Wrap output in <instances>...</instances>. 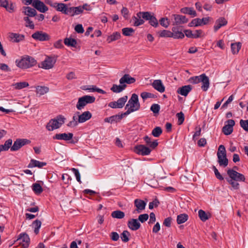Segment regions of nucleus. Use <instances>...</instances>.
<instances>
[{
  "label": "nucleus",
  "mask_w": 248,
  "mask_h": 248,
  "mask_svg": "<svg viewBox=\"0 0 248 248\" xmlns=\"http://www.w3.org/2000/svg\"><path fill=\"white\" fill-rule=\"evenodd\" d=\"M124 213L120 210H116L112 212L111 217L113 218L122 219L124 217Z\"/></svg>",
  "instance_id": "c03bdc74"
},
{
  "label": "nucleus",
  "mask_w": 248,
  "mask_h": 248,
  "mask_svg": "<svg viewBox=\"0 0 248 248\" xmlns=\"http://www.w3.org/2000/svg\"><path fill=\"white\" fill-rule=\"evenodd\" d=\"M240 124L241 127L246 131L248 132V120L240 121Z\"/></svg>",
  "instance_id": "e2e57ef3"
},
{
  "label": "nucleus",
  "mask_w": 248,
  "mask_h": 248,
  "mask_svg": "<svg viewBox=\"0 0 248 248\" xmlns=\"http://www.w3.org/2000/svg\"><path fill=\"white\" fill-rule=\"evenodd\" d=\"M16 63L17 67L21 69H27L35 66L37 62L32 57L25 55L20 59L16 60Z\"/></svg>",
  "instance_id": "f03ea898"
},
{
  "label": "nucleus",
  "mask_w": 248,
  "mask_h": 248,
  "mask_svg": "<svg viewBox=\"0 0 248 248\" xmlns=\"http://www.w3.org/2000/svg\"><path fill=\"white\" fill-rule=\"evenodd\" d=\"M202 75L198 76H194L189 79V81L192 84H198L200 82Z\"/></svg>",
  "instance_id": "4d7b16f0"
},
{
  "label": "nucleus",
  "mask_w": 248,
  "mask_h": 248,
  "mask_svg": "<svg viewBox=\"0 0 248 248\" xmlns=\"http://www.w3.org/2000/svg\"><path fill=\"white\" fill-rule=\"evenodd\" d=\"M188 215L186 214H182L177 217V223L181 224L186 222L188 219Z\"/></svg>",
  "instance_id": "ea45409f"
},
{
  "label": "nucleus",
  "mask_w": 248,
  "mask_h": 248,
  "mask_svg": "<svg viewBox=\"0 0 248 248\" xmlns=\"http://www.w3.org/2000/svg\"><path fill=\"white\" fill-rule=\"evenodd\" d=\"M180 11L183 14L191 15L192 16V17H195L197 16V13L196 11L193 9V8L192 7H184L181 8Z\"/></svg>",
  "instance_id": "473e14b6"
},
{
  "label": "nucleus",
  "mask_w": 248,
  "mask_h": 248,
  "mask_svg": "<svg viewBox=\"0 0 248 248\" xmlns=\"http://www.w3.org/2000/svg\"><path fill=\"white\" fill-rule=\"evenodd\" d=\"M9 37L13 40V42L17 43L24 40L25 36L19 33L11 32L9 33Z\"/></svg>",
  "instance_id": "cd10ccee"
},
{
  "label": "nucleus",
  "mask_w": 248,
  "mask_h": 248,
  "mask_svg": "<svg viewBox=\"0 0 248 248\" xmlns=\"http://www.w3.org/2000/svg\"><path fill=\"white\" fill-rule=\"evenodd\" d=\"M134 30L131 28H124L122 29V33L124 36H129L134 32Z\"/></svg>",
  "instance_id": "603ef678"
},
{
  "label": "nucleus",
  "mask_w": 248,
  "mask_h": 248,
  "mask_svg": "<svg viewBox=\"0 0 248 248\" xmlns=\"http://www.w3.org/2000/svg\"><path fill=\"white\" fill-rule=\"evenodd\" d=\"M32 189L34 192L36 194H41L43 191V188L38 183H34L32 186Z\"/></svg>",
  "instance_id": "49530a36"
},
{
  "label": "nucleus",
  "mask_w": 248,
  "mask_h": 248,
  "mask_svg": "<svg viewBox=\"0 0 248 248\" xmlns=\"http://www.w3.org/2000/svg\"><path fill=\"white\" fill-rule=\"evenodd\" d=\"M227 124L225 125L222 129V132L225 135H229L232 132L235 122L233 120L230 119L227 121Z\"/></svg>",
  "instance_id": "2eb2a0df"
},
{
  "label": "nucleus",
  "mask_w": 248,
  "mask_h": 248,
  "mask_svg": "<svg viewBox=\"0 0 248 248\" xmlns=\"http://www.w3.org/2000/svg\"><path fill=\"white\" fill-rule=\"evenodd\" d=\"M54 8H55L57 11L61 12L64 14H67L66 10L68 6L66 4L56 2Z\"/></svg>",
  "instance_id": "2f4dec72"
},
{
  "label": "nucleus",
  "mask_w": 248,
  "mask_h": 248,
  "mask_svg": "<svg viewBox=\"0 0 248 248\" xmlns=\"http://www.w3.org/2000/svg\"><path fill=\"white\" fill-rule=\"evenodd\" d=\"M217 162L220 166L225 167L228 165V159L227 158L226 151L225 146L220 145L218 147L217 152Z\"/></svg>",
  "instance_id": "20e7f679"
},
{
  "label": "nucleus",
  "mask_w": 248,
  "mask_h": 248,
  "mask_svg": "<svg viewBox=\"0 0 248 248\" xmlns=\"http://www.w3.org/2000/svg\"><path fill=\"white\" fill-rule=\"evenodd\" d=\"M192 89L191 85H185L179 88L177 90V93L184 96H186Z\"/></svg>",
  "instance_id": "bb28decb"
},
{
  "label": "nucleus",
  "mask_w": 248,
  "mask_h": 248,
  "mask_svg": "<svg viewBox=\"0 0 248 248\" xmlns=\"http://www.w3.org/2000/svg\"><path fill=\"white\" fill-rule=\"evenodd\" d=\"M18 241H19V244L22 245L23 248H27L29 246L30 239L27 233H21L18 235L16 240V242Z\"/></svg>",
  "instance_id": "f8f14e48"
},
{
  "label": "nucleus",
  "mask_w": 248,
  "mask_h": 248,
  "mask_svg": "<svg viewBox=\"0 0 248 248\" xmlns=\"http://www.w3.org/2000/svg\"><path fill=\"white\" fill-rule=\"evenodd\" d=\"M133 19L134 20V25L135 26H139L144 23V20L141 19V18H139L137 16H134L133 17Z\"/></svg>",
  "instance_id": "680f3d73"
},
{
  "label": "nucleus",
  "mask_w": 248,
  "mask_h": 248,
  "mask_svg": "<svg viewBox=\"0 0 248 248\" xmlns=\"http://www.w3.org/2000/svg\"><path fill=\"white\" fill-rule=\"evenodd\" d=\"M121 35L120 32H115L108 37L107 41L108 43H110L111 42L119 39L121 38Z\"/></svg>",
  "instance_id": "e433bc0d"
},
{
  "label": "nucleus",
  "mask_w": 248,
  "mask_h": 248,
  "mask_svg": "<svg viewBox=\"0 0 248 248\" xmlns=\"http://www.w3.org/2000/svg\"><path fill=\"white\" fill-rule=\"evenodd\" d=\"M65 120L66 118L63 116L58 115L49 121L46 124V128L50 131L59 128L65 123Z\"/></svg>",
  "instance_id": "7ed1b4c3"
},
{
  "label": "nucleus",
  "mask_w": 248,
  "mask_h": 248,
  "mask_svg": "<svg viewBox=\"0 0 248 248\" xmlns=\"http://www.w3.org/2000/svg\"><path fill=\"white\" fill-rule=\"evenodd\" d=\"M143 140L145 141L146 144L151 149H155L158 145V143L157 140L154 141L151 140V138L148 136H146L143 138Z\"/></svg>",
  "instance_id": "c756f323"
},
{
  "label": "nucleus",
  "mask_w": 248,
  "mask_h": 248,
  "mask_svg": "<svg viewBox=\"0 0 248 248\" xmlns=\"http://www.w3.org/2000/svg\"><path fill=\"white\" fill-rule=\"evenodd\" d=\"M130 235V233L127 231H124L121 234V238L122 240L124 242H127L129 240V237Z\"/></svg>",
  "instance_id": "8fccbe9b"
},
{
  "label": "nucleus",
  "mask_w": 248,
  "mask_h": 248,
  "mask_svg": "<svg viewBox=\"0 0 248 248\" xmlns=\"http://www.w3.org/2000/svg\"><path fill=\"white\" fill-rule=\"evenodd\" d=\"M172 37L174 39H182L184 37L185 35L179 28L176 26L172 28Z\"/></svg>",
  "instance_id": "a878e982"
},
{
  "label": "nucleus",
  "mask_w": 248,
  "mask_h": 248,
  "mask_svg": "<svg viewBox=\"0 0 248 248\" xmlns=\"http://www.w3.org/2000/svg\"><path fill=\"white\" fill-rule=\"evenodd\" d=\"M95 100V97L90 95H84L79 97L76 105L78 110L82 109L87 104L93 103Z\"/></svg>",
  "instance_id": "39448f33"
},
{
  "label": "nucleus",
  "mask_w": 248,
  "mask_h": 248,
  "mask_svg": "<svg viewBox=\"0 0 248 248\" xmlns=\"http://www.w3.org/2000/svg\"><path fill=\"white\" fill-rule=\"evenodd\" d=\"M153 87L160 93H163L165 88L160 79L155 80L152 83Z\"/></svg>",
  "instance_id": "393cba45"
},
{
  "label": "nucleus",
  "mask_w": 248,
  "mask_h": 248,
  "mask_svg": "<svg viewBox=\"0 0 248 248\" xmlns=\"http://www.w3.org/2000/svg\"><path fill=\"white\" fill-rule=\"evenodd\" d=\"M128 228L132 231H136L140 227V224L137 219H131L127 222Z\"/></svg>",
  "instance_id": "b1692460"
},
{
  "label": "nucleus",
  "mask_w": 248,
  "mask_h": 248,
  "mask_svg": "<svg viewBox=\"0 0 248 248\" xmlns=\"http://www.w3.org/2000/svg\"><path fill=\"white\" fill-rule=\"evenodd\" d=\"M126 87V85H123L120 84V85H118L117 84H113L110 88V90L113 93H119L124 90Z\"/></svg>",
  "instance_id": "72a5a7b5"
},
{
  "label": "nucleus",
  "mask_w": 248,
  "mask_h": 248,
  "mask_svg": "<svg viewBox=\"0 0 248 248\" xmlns=\"http://www.w3.org/2000/svg\"><path fill=\"white\" fill-rule=\"evenodd\" d=\"M31 37L36 41H46L50 39V36L42 31H36L31 35Z\"/></svg>",
  "instance_id": "1a4fd4ad"
},
{
  "label": "nucleus",
  "mask_w": 248,
  "mask_h": 248,
  "mask_svg": "<svg viewBox=\"0 0 248 248\" xmlns=\"http://www.w3.org/2000/svg\"><path fill=\"white\" fill-rule=\"evenodd\" d=\"M125 116L124 113L121 115H115L106 118L104 119V121L107 123H112L113 122H117L120 121Z\"/></svg>",
  "instance_id": "7c9ffc66"
},
{
  "label": "nucleus",
  "mask_w": 248,
  "mask_h": 248,
  "mask_svg": "<svg viewBox=\"0 0 248 248\" xmlns=\"http://www.w3.org/2000/svg\"><path fill=\"white\" fill-rule=\"evenodd\" d=\"M137 16L140 18L142 17L147 20H149L150 18H152V15L148 12H139L137 13Z\"/></svg>",
  "instance_id": "a19ab883"
},
{
  "label": "nucleus",
  "mask_w": 248,
  "mask_h": 248,
  "mask_svg": "<svg viewBox=\"0 0 248 248\" xmlns=\"http://www.w3.org/2000/svg\"><path fill=\"white\" fill-rule=\"evenodd\" d=\"M213 170H214L215 175L217 179H218L220 181L224 180L223 177L220 174L218 170L214 166H213Z\"/></svg>",
  "instance_id": "0e129e2a"
},
{
  "label": "nucleus",
  "mask_w": 248,
  "mask_h": 248,
  "mask_svg": "<svg viewBox=\"0 0 248 248\" xmlns=\"http://www.w3.org/2000/svg\"><path fill=\"white\" fill-rule=\"evenodd\" d=\"M160 107V106L157 104H153L150 108L151 111H152L154 113H158Z\"/></svg>",
  "instance_id": "69168bd1"
},
{
  "label": "nucleus",
  "mask_w": 248,
  "mask_h": 248,
  "mask_svg": "<svg viewBox=\"0 0 248 248\" xmlns=\"http://www.w3.org/2000/svg\"><path fill=\"white\" fill-rule=\"evenodd\" d=\"M134 151L138 155H147L151 153V150L150 148L146 147L144 145L140 144L137 145L134 147Z\"/></svg>",
  "instance_id": "9b49d317"
},
{
  "label": "nucleus",
  "mask_w": 248,
  "mask_h": 248,
  "mask_svg": "<svg viewBox=\"0 0 248 248\" xmlns=\"http://www.w3.org/2000/svg\"><path fill=\"white\" fill-rule=\"evenodd\" d=\"M136 81L135 78L131 77L129 74L124 75L119 80L120 84L126 85L134 83Z\"/></svg>",
  "instance_id": "4be33fe9"
},
{
  "label": "nucleus",
  "mask_w": 248,
  "mask_h": 248,
  "mask_svg": "<svg viewBox=\"0 0 248 248\" xmlns=\"http://www.w3.org/2000/svg\"><path fill=\"white\" fill-rule=\"evenodd\" d=\"M128 97L127 95L120 98L117 101L111 102L108 104V106L113 108H121L124 106L127 101Z\"/></svg>",
  "instance_id": "9d476101"
},
{
  "label": "nucleus",
  "mask_w": 248,
  "mask_h": 248,
  "mask_svg": "<svg viewBox=\"0 0 248 248\" xmlns=\"http://www.w3.org/2000/svg\"><path fill=\"white\" fill-rule=\"evenodd\" d=\"M140 96L143 100H145L148 98H154L155 97L154 94L145 92H142L140 94Z\"/></svg>",
  "instance_id": "bf43d9fd"
},
{
  "label": "nucleus",
  "mask_w": 248,
  "mask_h": 248,
  "mask_svg": "<svg viewBox=\"0 0 248 248\" xmlns=\"http://www.w3.org/2000/svg\"><path fill=\"white\" fill-rule=\"evenodd\" d=\"M65 45L70 46L76 47L77 42L76 39L71 38H66L64 40Z\"/></svg>",
  "instance_id": "58836bf2"
},
{
  "label": "nucleus",
  "mask_w": 248,
  "mask_h": 248,
  "mask_svg": "<svg viewBox=\"0 0 248 248\" xmlns=\"http://www.w3.org/2000/svg\"><path fill=\"white\" fill-rule=\"evenodd\" d=\"M0 6L4 7L10 13L14 12L16 8L15 3L11 1L9 2L8 0H0Z\"/></svg>",
  "instance_id": "ddd939ff"
},
{
  "label": "nucleus",
  "mask_w": 248,
  "mask_h": 248,
  "mask_svg": "<svg viewBox=\"0 0 248 248\" xmlns=\"http://www.w3.org/2000/svg\"><path fill=\"white\" fill-rule=\"evenodd\" d=\"M228 23L227 20L224 17H220L217 19L214 26V31H217L222 27L226 26Z\"/></svg>",
  "instance_id": "a211bd4d"
},
{
  "label": "nucleus",
  "mask_w": 248,
  "mask_h": 248,
  "mask_svg": "<svg viewBox=\"0 0 248 248\" xmlns=\"http://www.w3.org/2000/svg\"><path fill=\"white\" fill-rule=\"evenodd\" d=\"M12 142L13 141L12 139H8L5 142L3 145H0V148L1 149V151H8L10 148H11Z\"/></svg>",
  "instance_id": "4c0bfd02"
},
{
  "label": "nucleus",
  "mask_w": 248,
  "mask_h": 248,
  "mask_svg": "<svg viewBox=\"0 0 248 248\" xmlns=\"http://www.w3.org/2000/svg\"><path fill=\"white\" fill-rule=\"evenodd\" d=\"M22 13L26 16V17H34L37 15V12L34 8L29 6H25L23 7Z\"/></svg>",
  "instance_id": "5701e85b"
},
{
  "label": "nucleus",
  "mask_w": 248,
  "mask_h": 248,
  "mask_svg": "<svg viewBox=\"0 0 248 248\" xmlns=\"http://www.w3.org/2000/svg\"><path fill=\"white\" fill-rule=\"evenodd\" d=\"M177 117L178 118V124L180 125L182 124L185 120L184 114L182 112L177 113Z\"/></svg>",
  "instance_id": "052dcab7"
},
{
  "label": "nucleus",
  "mask_w": 248,
  "mask_h": 248,
  "mask_svg": "<svg viewBox=\"0 0 248 248\" xmlns=\"http://www.w3.org/2000/svg\"><path fill=\"white\" fill-rule=\"evenodd\" d=\"M198 215L200 219L204 222L209 219V216L205 211L202 210H200L198 212Z\"/></svg>",
  "instance_id": "de8ad7c7"
},
{
  "label": "nucleus",
  "mask_w": 248,
  "mask_h": 248,
  "mask_svg": "<svg viewBox=\"0 0 248 248\" xmlns=\"http://www.w3.org/2000/svg\"><path fill=\"white\" fill-rule=\"evenodd\" d=\"M32 6L35 10L43 13L46 12L48 10V8L46 6L45 3L40 0H34L32 3Z\"/></svg>",
  "instance_id": "4468645a"
},
{
  "label": "nucleus",
  "mask_w": 248,
  "mask_h": 248,
  "mask_svg": "<svg viewBox=\"0 0 248 248\" xmlns=\"http://www.w3.org/2000/svg\"><path fill=\"white\" fill-rule=\"evenodd\" d=\"M134 205L136 209L133 212V213H140L145 209L146 203L142 200L137 199L134 200Z\"/></svg>",
  "instance_id": "dca6fc26"
},
{
  "label": "nucleus",
  "mask_w": 248,
  "mask_h": 248,
  "mask_svg": "<svg viewBox=\"0 0 248 248\" xmlns=\"http://www.w3.org/2000/svg\"><path fill=\"white\" fill-rule=\"evenodd\" d=\"M241 47V43L240 42L231 44V50L233 54H237Z\"/></svg>",
  "instance_id": "37998d69"
},
{
  "label": "nucleus",
  "mask_w": 248,
  "mask_h": 248,
  "mask_svg": "<svg viewBox=\"0 0 248 248\" xmlns=\"http://www.w3.org/2000/svg\"><path fill=\"white\" fill-rule=\"evenodd\" d=\"M227 173L229 177L228 178L234 180L236 181L244 182L245 181V176L233 169H228L227 171Z\"/></svg>",
  "instance_id": "6e6552de"
},
{
  "label": "nucleus",
  "mask_w": 248,
  "mask_h": 248,
  "mask_svg": "<svg viewBox=\"0 0 248 248\" xmlns=\"http://www.w3.org/2000/svg\"><path fill=\"white\" fill-rule=\"evenodd\" d=\"M24 21L25 22V26L26 27H28L30 28L31 29H34V25L32 22V21L31 20V19L29 17H24L23 18Z\"/></svg>",
  "instance_id": "09e8293b"
},
{
  "label": "nucleus",
  "mask_w": 248,
  "mask_h": 248,
  "mask_svg": "<svg viewBox=\"0 0 248 248\" xmlns=\"http://www.w3.org/2000/svg\"><path fill=\"white\" fill-rule=\"evenodd\" d=\"M159 36L161 37H172L171 31L168 30H163L160 31Z\"/></svg>",
  "instance_id": "13d9d810"
},
{
  "label": "nucleus",
  "mask_w": 248,
  "mask_h": 248,
  "mask_svg": "<svg viewBox=\"0 0 248 248\" xmlns=\"http://www.w3.org/2000/svg\"><path fill=\"white\" fill-rule=\"evenodd\" d=\"M31 142V140L27 139H17L11 146V151L13 152L17 151L23 146L29 144Z\"/></svg>",
  "instance_id": "0eeeda50"
},
{
  "label": "nucleus",
  "mask_w": 248,
  "mask_h": 248,
  "mask_svg": "<svg viewBox=\"0 0 248 248\" xmlns=\"http://www.w3.org/2000/svg\"><path fill=\"white\" fill-rule=\"evenodd\" d=\"M46 163L44 162H40L39 161L31 159L30 161V163L28 165V167L29 168H32L33 167H38L41 168L44 166H46Z\"/></svg>",
  "instance_id": "c85d7f7f"
},
{
  "label": "nucleus",
  "mask_w": 248,
  "mask_h": 248,
  "mask_svg": "<svg viewBox=\"0 0 248 248\" xmlns=\"http://www.w3.org/2000/svg\"><path fill=\"white\" fill-rule=\"evenodd\" d=\"M149 21L150 25H152V26H154L155 27H156L158 26V21L157 19L153 16H152V18H150Z\"/></svg>",
  "instance_id": "338daca9"
},
{
  "label": "nucleus",
  "mask_w": 248,
  "mask_h": 248,
  "mask_svg": "<svg viewBox=\"0 0 248 248\" xmlns=\"http://www.w3.org/2000/svg\"><path fill=\"white\" fill-rule=\"evenodd\" d=\"M226 180L234 189L239 188V184L235 180L228 178H226Z\"/></svg>",
  "instance_id": "5fc2aeb1"
},
{
  "label": "nucleus",
  "mask_w": 248,
  "mask_h": 248,
  "mask_svg": "<svg viewBox=\"0 0 248 248\" xmlns=\"http://www.w3.org/2000/svg\"><path fill=\"white\" fill-rule=\"evenodd\" d=\"M79 123H80L78 122V114H77V115L74 114L72 117V120L70 121L67 125L70 127H75L77 126Z\"/></svg>",
  "instance_id": "c9c22d12"
},
{
  "label": "nucleus",
  "mask_w": 248,
  "mask_h": 248,
  "mask_svg": "<svg viewBox=\"0 0 248 248\" xmlns=\"http://www.w3.org/2000/svg\"><path fill=\"white\" fill-rule=\"evenodd\" d=\"M172 16L174 18L173 24L177 25L186 23L188 21L186 16L183 15L174 14Z\"/></svg>",
  "instance_id": "6ab92c4d"
},
{
  "label": "nucleus",
  "mask_w": 248,
  "mask_h": 248,
  "mask_svg": "<svg viewBox=\"0 0 248 248\" xmlns=\"http://www.w3.org/2000/svg\"><path fill=\"white\" fill-rule=\"evenodd\" d=\"M76 114H78V122L80 123H83L89 120L92 118V114L89 111H86L80 113L79 112H77Z\"/></svg>",
  "instance_id": "f3484780"
},
{
  "label": "nucleus",
  "mask_w": 248,
  "mask_h": 248,
  "mask_svg": "<svg viewBox=\"0 0 248 248\" xmlns=\"http://www.w3.org/2000/svg\"><path fill=\"white\" fill-rule=\"evenodd\" d=\"M140 106L138 95L133 93L125 106V109L126 111L124 113V114L125 116L137 111L140 109Z\"/></svg>",
  "instance_id": "f257e3e1"
},
{
  "label": "nucleus",
  "mask_w": 248,
  "mask_h": 248,
  "mask_svg": "<svg viewBox=\"0 0 248 248\" xmlns=\"http://www.w3.org/2000/svg\"><path fill=\"white\" fill-rule=\"evenodd\" d=\"M159 204V202L157 199H155L153 202H150L149 204V208L152 209L154 207H157Z\"/></svg>",
  "instance_id": "774afa93"
},
{
  "label": "nucleus",
  "mask_w": 248,
  "mask_h": 248,
  "mask_svg": "<svg viewBox=\"0 0 248 248\" xmlns=\"http://www.w3.org/2000/svg\"><path fill=\"white\" fill-rule=\"evenodd\" d=\"M36 93L39 96L43 95L49 92V88L46 86H38L36 87Z\"/></svg>",
  "instance_id": "f704fd0d"
},
{
  "label": "nucleus",
  "mask_w": 248,
  "mask_h": 248,
  "mask_svg": "<svg viewBox=\"0 0 248 248\" xmlns=\"http://www.w3.org/2000/svg\"><path fill=\"white\" fill-rule=\"evenodd\" d=\"M162 130L161 127L157 126L153 129L152 131V134L155 137H159L162 134Z\"/></svg>",
  "instance_id": "864d4df0"
},
{
  "label": "nucleus",
  "mask_w": 248,
  "mask_h": 248,
  "mask_svg": "<svg viewBox=\"0 0 248 248\" xmlns=\"http://www.w3.org/2000/svg\"><path fill=\"white\" fill-rule=\"evenodd\" d=\"M57 58L56 55L47 56L45 60L40 63L39 67L44 69H51L56 63Z\"/></svg>",
  "instance_id": "423d86ee"
},
{
  "label": "nucleus",
  "mask_w": 248,
  "mask_h": 248,
  "mask_svg": "<svg viewBox=\"0 0 248 248\" xmlns=\"http://www.w3.org/2000/svg\"><path fill=\"white\" fill-rule=\"evenodd\" d=\"M201 25V19L198 18L193 19L188 24L189 27H197Z\"/></svg>",
  "instance_id": "6e6d98bb"
},
{
  "label": "nucleus",
  "mask_w": 248,
  "mask_h": 248,
  "mask_svg": "<svg viewBox=\"0 0 248 248\" xmlns=\"http://www.w3.org/2000/svg\"><path fill=\"white\" fill-rule=\"evenodd\" d=\"M41 224L42 223L41 221L38 219L33 221L32 225L34 228V232L36 234H37L39 233V229L41 227Z\"/></svg>",
  "instance_id": "3c124183"
},
{
  "label": "nucleus",
  "mask_w": 248,
  "mask_h": 248,
  "mask_svg": "<svg viewBox=\"0 0 248 248\" xmlns=\"http://www.w3.org/2000/svg\"><path fill=\"white\" fill-rule=\"evenodd\" d=\"M200 82L202 83L201 88L203 91H207L210 85V81L209 78L205 74H202Z\"/></svg>",
  "instance_id": "412c9836"
},
{
  "label": "nucleus",
  "mask_w": 248,
  "mask_h": 248,
  "mask_svg": "<svg viewBox=\"0 0 248 248\" xmlns=\"http://www.w3.org/2000/svg\"><path fill=\"white\" fill-rule=\"evenodd\" d=\"M88 87H89L85 88V87H84V88H82V89L88 90L92 92H96L101 93V94H105L106 93V92L105 91H104L101 89L97 88L95 86L90 85V86H88Z\"/></svg>",
  "instance_id": "79ce46f5"
},
{
  "label": "nucleus",
  "mask_w": 248,
  "mask_h": 248,
  "mask_svg": "<svg viewBox=\"0 0 248 248\" xmlns=\"http://www.w3.org/2000/svg\"><path fill=\"white\" fill-rule=\"evenodd\" d=\"M73 137L72 133L56 134L53 137L54 140H64L66 141L71 140Z\"/></svg>",
  "instance_id": "aec40b11"
},
{
  "label": "nucleus",
  "mask_w": 248,
  "mask_h": 248,
  "mask_svg": "<svg viewBox=\"0 0 248 248\" xmlns=\"http://www.w3.org/2000/svg\"><path fill=\"white\" fill-rule=\"evenodd\" d=\"M29 83L27 82H20L13 84V86L16 90H20L29 86Z\"/></svg>",
  "instance_id": "a18cd8bd"
}]
</instances>
